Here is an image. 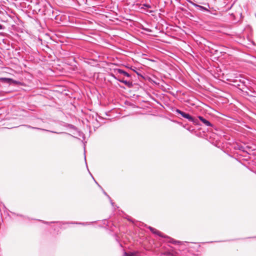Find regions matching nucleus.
Listing matches in <instances>:
<instances>
[{"label": "nucleus", "instance_id": "f257e3e1", "mask_svg": "<svg viewBox=\"0 0 256 256\" xmlns=\"http://www.w3.org/2000/svg\"><path fill=\"white\" fill-rule=\"evenodd\" d=\"M175 112L176 114H180L183 118L188 120V121L192 122L194 124H198V120L194 118L188 114L184 112L179 109H176Z\"/></svg>", "mask_w": 256, "mask_h": 256}, {"label": "nucleus", "instance_id": "f03ea898", "mask_svg": "<svg viewBox=\"0 0 256 256\" xmlns=\"http://www.w3.org/2000/svg\"><path fill=\"white\" fill-rule=\"evenodd\" d=\"M110 76H112L115 79H116L118 80L119 82L124 84L125 85H126V86H128L129 88L132 87V82H130V81H128L126 80H124V79H121V78H119L118 77H116L115 76L114 74L112 73L110 74Z\"/></svg>", "mask_w": 256, "mask_h": 256}, {"label": "nucleus", "instance_id": "7ed1b4c3", "mask_svg": "<svg viewBox=\"0 0 256 256\" xmlns=\"http://www.w3.org/2000/svg\"><path fill=\"white\" fill-rule=\"evenodd\" d=\"M130 66H126V67L128 68H130L132 70L136 72V74L139 76H142V78H144V73L143 72L142 70H140V69H136V70L134 69V68H136L134 66H133L132 65H130Z\"/></svg>", "mask_w": 256, "mask_h": 256}, {"label": "nucleus", "instance_id": "20e7f679", "mask_svg": "<svg viewBox=\"0 0 256 256\" xmlns=\"http://www.w3.org/2000/svg\"><path fill=\"white\" fill-rule=\"evenodd\" d=\"M199 120L206 126H212V124L208 120L204 118L202 116H198Z\"/></svg>", "mask_w": 256, "mask_h": 256}, {"label": "nucleus", "instance_id": "39448f33", "mask_svg": "<svg viewBox=\"0 0 256 256\" xmlns=\"http://www.w3.org/2000/svg\"><path fill=\"white\" fill-rule=\"evenodd\" d=\"M114 72L116 74H122L128 77H129L130 76V74L128 72H127L121 69L115 68V69H114Z\"/></svg>", "mask_w": 256, "mask_h": 256}, {"label": "nucleus", "instance_id": "423d86ee", "mask_svg": "<svg viewBox=\"0 0 256 256\" xmlns=\"http://www.w3.org/2000/svg\"><path fill=\"white\" fill-rule=\"evenodd\" d=\"M149 229L152 233H154V234L158 235L159 236H162V237L164 236V235L160 232L158 231V230H157L156 229L150 226Z\"/></svg>", "mask_w": 256, "mask_h": 256}, {"label": "nucleus", "instance_id": "0eeeda50", "mask_svg": "<svg viewBox=\"0 0 256 256\" xmlns=\"http://www.w3.org/2000/svg\"><path fill=\"white\" fill-rule=\"evenodd\" d=\"M124 256H139L138 252H125L124 253Z\"/></svg>", "mask_w": 256, "mask_h": 256}, {"label": "nucleus", "instance_id": "6e6552de", "mask_svg": "<svg viewBox=\"0 0 256 256\" xmlns=\"http://www.w3.org/2000/svg\"><path fill=\"white\" fill-rule=\"evenodd\" d=\"M144 80H145V81L146 80H148L149 81H150V82H153L154 83L156 84L158 83V82H157L158 81V80L156 79V78H154V79H152V78H144Z\"/></svg>", "mask_w": 256, "mask_h": 256}, {"label": "nucleus", "instance_id": "1a4fd4ad", "mask_svg": "<svg viewBox=\"0 0 256 256\" xmlns=\"http://www.w3.org/2000/svg\"><path fill=\"white\" fill-rule=\"evenodd\" d=\"M24 126H26L28 128H32V129H38V130H44V131H48V130H44V129H42V128H35V127H33V126H32L30 125H24Z\"/></svg>", "mask_w": 256, "mask_h": 256}, {"label": "nucleus", "instance_id": "9d476101", "mask_svg": "<svg viewBox=\"0 0 256 256\" xmlns=\"http://www.w3.org/2000/svg\"><path fill=\"white\" fill-rule=\"evenodd\" d=\"M72 224H81L82 226H86V225H88L89 224L88 222H86V223L85 222H72Z\"/></svg>", "mask_w": 256, "mask_h": 256}, {"label": "nucleus", "instance_id": "9b49d317", "mask_svg": "<svg viewBox=\"0 0 256 256\" xmlns=\"http://www.w3.org/2000/svg\"><path fill=\"white\" fill-rule=\"evenodd\" d=\"M170 240L169 242H172V243H173V244H176V243H180V242H179V241H176V240H174L173 239H172V238H170Z\"/></svg>", "mask_w": 256, "mask_h": 256}, {"label": "nucleus", "instance_id": "f8f14e48", "mask_svg": "<svg viewBox=\"0 0 256 256\" xmlns=\"http://www.w3.org/2000/svg\"><path fill=\"white\" fill-rule=\"evenodd\" d=\"M104 193L105 195L107 196L108 198H110V202H111V204L113 206L114 205V202H112L111 199H110V198L107 194L105 192H104Z\"/></svg>", "mask_w": 256, "mask_h": 256}, {"label": "nucleus", "instance_id": "ddd939ff", "mask_svg": "<svg viewBox=\"0 0 256 256\" xmlns=\"http://www.w3.org/2000/svg\"><path fill=\"white\" fill-rule=\"evenodd\" d=\"M150 62H151V60H150L149 59H146V61L145 62V63L148 64Z\"/></svg>", "mask_w": 256, "mask_h": 256}, {"label": "nucleus", "instance_id": "4468645a", "mask_svg": "<svg viewBox=\"0 0 256 256\" xmlns=\"http://www.w3.org/2000/svg\"><path fill=\"white\" fill-rule=\"evenodd\" d=\"M2 28V26L0 24V30Z\"/></svg>", "mask_w": 256, "mask_h": 256}, {"label": "nucleus", "instance_id": "2eb2a0df", "mask_svg": "<svg viewBox=\"0 0 256 256\" xmlns=\"http://www.w3.org/2000/svg\"><path fill=\"white\" fill-rule=\"evenodd\" d=\"M2 79L4 80H10V79L6 78H3Z\"/></svg>", "mask_w": 256, "mask_h": 256}, {"label": "nucleus", "instance_id": "dca6fc26", "mask_svg": "<svg viewBox=\"0 0 256 256\" xmlns=\"http://www.w3.org/2000/svg\"><path fill=\"white\" fill-rule=\"evenodd\" d=\"M50 132H53V133H56V132H54V131H50Z\"/></svg>", "mask_w": 256, "mask_h": 256}, {"label": "nucleus", "instance_id": "f3484780", "mask_svg": "<svg viewBox=\"0 0 256 256\" xmlns=\"http://www.w3.org/2000/svg\"><path fill=\"white\" fill-rule=\"evenodd\" d=\"M242 147H241V148H240V149L242 150Z\"/></svg>", "mask_w": 256, "mask_h": 256}]
</instances>
